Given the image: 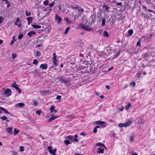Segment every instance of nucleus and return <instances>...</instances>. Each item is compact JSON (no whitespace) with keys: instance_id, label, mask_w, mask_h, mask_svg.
Returning <instances> with one entry per match:
<instances>
[{"instance_id":"f257e3e1","label":"nucleus","mask_w":155,"mask_h":155,"mask_svg":"<svg viewBox=\"0 0 155 155\" xmlns=\"http://www.w3.org/2000/svg\"><path fill=\"white\" fill-rule=\"evenodd\" d=\"M79 27L82 29H84L86 31H91L92 30L91 27L89 26L88 25H85L81 23L80 24Z\"/></svg>"},{"instance_id":"f03ea898","label":"nucleus","mask_w":155,"mask_h":155,"mask_svg":"<svg viewBox=\"0 0 155 155\" xmlns=\"http://www.w3.org/2000/svg\"><path fill=\"white\" fill-rule=\"evenodd\" d=\"M53 56L52 58V62L54 65V67H56L58 64L57 62H58V61L56 59V55L55 53H53Z\"/></svg>"},{"instance_id":"7ed1b4c3","label":"nucleus","mask_w":155,"mask_h":155,"mask_svg":"<svg viewBox=\"0 0 155 155\" xmlns=\"http://www.w3.org/2000/svg\"><path fill=\"white\" fill-rule=\"evenodd\" d=\"M17 84H16L15 81H14L13 83L12 84V86L15 88L18 91V93H21V90L17 87Z\"/></svg>"},{"instance_id":"20e7f679","label":"nucleus","mask_w":155,"mask_h":155,"mask_svg":"<svg viewBox=\"0 0 155 155\" xmlns=\"http://www.w3.org/2000/svg\"><path fill=\"white\" fill-rule=\"evenodd\" d=\"M96 123L97 124L102 125V127H106V122L103 121H97L96 122Z\"/></svg>"},{"instance_id":"39448f33","label":"nucleus","mask_w":155,"mask_h":155,"mask_svg":"<svg viewBox=\"0 0 155 155\" xmlns=\"http://www.w3.org/2000/svg\"><path fill=\"white\" fill-rule=\"evenodd\" d=\"M4 94L8 96H9L11 94V91L8 88L6 89L4 93Z\"/></svg>"},{"instance_id":"423d86ee","label":"nucleus","mask_w":155,"mask_h":155,"mask_svg":"<svg viewBox=\"0 0 155 155\" xmlns=\"http://www.w3.org/2000/svg\"><path fill=\"white\" fill-rule=\"evenodd\" d=\"M55 19L58 24H60L62 20L61 18L57 14L56 15Z\"/></svg>"},{"instance_id":"0eeeda50","label":"nucleus","mask_w":155,"mask_h":155,"mask_svg":"<svg viewBox=\"0 0 155 155\" xmlns=\"http://www.w3.org/2000/svg\"><path fill=\"white\" fill-rule=\"evenodd\" d=\"M61 82L64 84L66 85H68L69 84L70 81L65 79L61 80Z\"/></svg>"},{"instance_id":"6e6552de","label":"nucleus","mask_w":155,"mask_h":155,"mask_svg":"<svg viewBox=\"0 0 155 155\" xmlns=\"http://www.w3.org/2000/svg\"><path fill=\"white\" fill-rule=\"evenodd\" d=\"M50 92L49 90H41L40 91V92L41 93V94L42 95H47L48 93H49Z\"/></svg>"},{"instance_id":"1a4fd4ad","label":"nucleus","mask_w":155,"mask_h":155,"mask_svg":"<svg viewBox=\"0 0 155 155\" xmlns=\"http://www.w3.org/2000/svg\"><path fill=\"white\" fill-rule=\"evenodd\" d=\"M25 106V104L22 103L17 104L15 107L17 108H21Z\"/></svg>"},{"instance_id":"9d476101","label":"nucleus","mask_w":155,"mask_h":155,"mask_svg":"<svg viewBox=\"0 0 155 155\" xmlns=\"http://www.w3.org/2000/svg\"><path fill=\"white\" fill-rule=\"evenodd\" d=\"M48 67V65L47 64H41L40 66V68L42 69L46 70L47 69Z\"/></svg>"},{"instance_id":"9b49d317","label":"nucleus","mask_w":155,"mask_h":155,"mask_svg":"<svg viewBox=\"0 0 155 155\" xmlns=\"http://www.w3.org/2000/svg\"><path fill=\"white\" fill-rule=\"evenodd\" d=\"M58 117L57 116H55L54 115V114H52L51 115V117L48 120L49 121H50L51 120H53L55 119L58 118Z\"/></svg>"},{"instance_id":"f8f14e48","label":"nucleus","mask_w":155,"mask_h":155,"mask_svg":"<svg viewBox=\"0 0 155 155\" xmlns=\"http://www.w3.org/2000/svg\"><path fill=\"white\" fill-rule=\"evenodd\" d=\"M104 149L99 147L97 148V152L99 154L100 153H104Z\"/></svg>"},{"instance_id":"ddd939ff","label":"nucleus","mask_w":155,"mask_h":155,"mask_svg":"<svg viewBox=\"0 0 155 155\" xmlns=\"http://www.w3.org/2000/svg\"><path fill=\"white\" fill-rule=\"evenodd\" d=\"M0 109L3 111L4 112H5L8 114H9L11 115H12L11 113L9 112L6 109H4V108L0 107Z\"/></svg>"},{"instance_id":"4468645a","label":"nucleus","mask_w":155,"mask_h":155,"mask_svg":"<svg viewBox=\"0 0 155 155\" xmlns=\"http://www.w3.org/2000/svg\"><path fill=\"white\" fill-rule=\"evenodd\" d=\"M132 123L131 120H129L127 121L126 123H125V127H128L130 126Z\"/></svg>"},{"instance_id":"2eb2a0df","label":"nucleus","mask_w":155,"mask_h":155,"mask_svg":"<svg viewBox=\"0 0 155 155\" xmlns=\"http://www.w3.org/2000/svg\"><path fill=\"white\" fill-rule=\"evenodd\" d=\"M36 33L35 31H31L28 34V35L30 37H31L32 35H34L36 34Z\"/></svg>"},{"instance_id":"dca6fc26","label":"nucleus","mask_w":155,"mask_h":155,"mask_svg":"<svg viewBox=\"0 0 155 155\" xmlns=\"http://www.w3.org/2000/svg\"><path fill=\"white\" fill-rule=\"evenodd\" d=\"M0 118L3 120H6L7 122L10 121L7 119V118L5 116H4L2 117H0Z\"/></svg>"},{"instance_id":"f3484780","label":"nucleus","mask_w":155,"mask_h":155,"mask_svg":"<svg viewBox=\"0 0 155 155\" xmlns=\"http://www.w3.org/2000/svg\"><path fill=\"white\" fill-rule=\"evenodd\" d=\"M6 130L7 132L9 134H12L13 132V131L12 130V128L11 127L7 128Z\"/></svg>"},{"instance_id":"a211bd4d","label":"nucleus","mask_w":155,"mask_h":155,"mask_svg":"<svg viewBox=\"0 0 155 155\" xmlns=\"http://www.w3.org/2000/svg\"><path fill=\"white\" fill-rule=\"evenodd\" d=\"M33 18L31 17H29L27 18V20L28 22V25L30 24V22H31Z\"/></svg>"},{"instance_id":"6ab92c4d","label":"nucleus","mask_w":155,"mask_h":155,"mask_svg":"<svg viewBox=\"0 0 155 155\" xmlns=\"http://www.w3.org/2000/svg\"><path fill=\"white\" fill-rule=\"evenodd\" d=\"M31 26L33 27L34 28L39 29L41 28V26L38 25H36L34 24L31 25Z\"/></svg>"},{"instance_id":"aec40b11","label":"nucleus","mask_w":155,"mask_h":155,"mask_svg":"<svg viewBox=\"0 0 155 155\" xmlns=\"http://www.w3.org/2000/svg\"><path fill=\"white\" fill-rule=\"evenodd\" d=\"M103 36L104 37H108V32L106 31H104L103 32Z\"/></svg>"},{"instance_id":"412c9836","label":"nucleus","mask_w":155,"mask_h":155,"mask_svg":"<svg viewBox=\"0 0 155 155\" xmlns=\"http://www.w3.org/2000/svg\"><path fill=\"white\" fill-rule=\"evenodd\" d=\"M120 49H119L118 51V52L115 54H114V58H116L117 57H118L119 55L120 54Z\"/></svg>"},{"instance_id":"4be33fe9","label":"nucleus","mask_w":155,"mask_h":155,"mask_svg":"<svg viewBox=\"0 0 155 155\" xmlns=\"http://www.w3.org/2000/svg\"><path fill=\"white\" fill-rule=\"evenodd\" d=\"M96 145L97 146H103L106 149V147L104 146V145L103 144L101 143L98 142L97 143Z\"/></svg>"},{"instance_id":"5701e85b","label":"nucleus","mask_w":155,"mask_h":155,"mask_svg":"<svg viewBox=\"0 0 155 155\" xmlns=\"http://www.w3.org/2000/svg\"><path fill=\"white\" fill-rule=\"evenodd\" d=\"M127 32L129 34L130 36L132 35L133 33V29H131L128 31Z\"/></svg>"},{"instance_id":"b1692460","label":"nucleus","mask_w":155,"mask_h":155,"mask_svg":"<svg viewBox=\"0 0 155 155\" xmlns=\"http://www.w3.org/2000/svg\"><path fill=\"white\" fill-rule=\"evenodd\" d=\"M105 18H103L102 20V23H101V25H104L105 24Z\"/></svg>"},{"instance_id":"393cba45","label":"nucleus","mask_w":155,"mask_h":155,"mask_svg":"<svg viewBox=\"0 0 155 155\" xmlns=\"http://www.w3.org/2000/svg\"><path fill=\"white\" fill-rule=\"evenodd\" d=\"M100 127V126H97L95 127L94 129V130H93V132L94 133H96L97 132V128H98Z\"/></svg>"},{"instance_id":"a878e982","label":"nucleus","mask_w":155,"mask_h":155,"mask_svg":"<svg viewBox=\"0 0 155 155\" xmlns=\"http://www.w3.org/2000/svg\"><path fill=\"white\" fill-rule=\"evenodd\" d=\"M131 104L130 103H128L127 106H126L125 108L126 110H128L129 109L130 107H131Z\"/></svg>"},{"instance_id":"bb28decb","label":"nucleus","mask_w":155,"mask_h":155,"mask_svg":"<svg viewBox=\"0 0 155 155\" xmlns=\"http://www.w3.org/2000/svg\"><path fill=\"white\" fill-rule=\"evenodd\" d=\"M99 54L100 55H102V56H104V55H105L107 54V53H105L103 51H101V52H100V53H99Z\"/></svg>"},{"instance_id":"cd10ccee","label":"nucleus","mask_w":155,"mask_h":155,"mask_svg":"<svg viewBox=\"0 0 155 155\" xmlns=\"http://www.w3.org/2000/svg\"><path fill=\"white\" fill-rule=\"evenodd\" d=\"M150 54L149 52H146L143 55L144 57H148L149 56Z\"/></svg>"},{"instance_id":"c85d7f7f","label":"nucleus","mask_w":155,"mask_h":155,"mask_svg":"<svg viewBox=\"0 0 155 155\" xmlns=\"http://www.w3.org/2000/svg\"><path fill=\"white\" fill-rule=\"evenodd\" d=\"M54 107L53 106H51L50 108V109L51 110L50 112L51 113H52L53 111L54 110Z\"/></svg>"},{"instance_id":"c756f323","label":"nucleus","mask_w":155,"mask_h":155,"mask_svg":"<svg viewBox=\"0 0 155 155\" xmlns=\"http://www.w3.org/2000/svg\"><path fill=\"white\" fill-rule=\"evenodd\" d=\"M67 138L71 140H73L74 138L72 136H68L67 137Z\"/></svg>"},{"instance_id":"7c9ffc66","label":"nucleus","mask_w":155,"mask_h":155,"mask_svg":"<svg viewBox=\"0 0 155 155\" xmlns=\"http://www.w3.org/2000/svg\"><path fill=\"white\" fill-rule=\"evenodd\" d=\"M119 126L120 127H125V123H120L119 124Z\"/></svg>"},{"instance_id":"2f4dec72","label":"nucleus","mask_w":155,"mask_h":155,"mask_svg":"<svg viewBox=\"0 0 155 155\" xmlns=\"http://www.w3.org/2000/svg\"><path fill=\"white\" fill-rule=\"evenodd\" d=\"M12 39H13L12 40L11 43V45H12L14 42V41H15V36H13L12 37Z\"/></svg>"},{"instance_id":"473e14b6","label":"nucleus","mask_w":155,"mask_h":155,"mask_svg":"<svg viewBox=\"0 0 155 155\" xmlns=\"http://www.w3.org/2000/svg\"><path fill=\"white\" fill-rule=\"evenodd\" d=\"M38 63V61H37V60L36 59H35L34 60V61L33 62V64L35 65H37Z\"/></svg>"},{"instance_id":"72a5a7b5","label":"nucleus","mask_w":155,"mask_h":155,"mask_svg":"<svg viewBox=\"0 0 155 155\" xmlns=\"http://www.w3.org/2000/svg\"><path fill=\"white\" fill-rule=\"evenodd\" d=\"M111 50L110 49H107V54L106 55L110 54H111Z\"/></svg>"},{"instance_id":"f704fd0d","label":"nucleus","mask_w":155,"mask_h":155,"mask_svg":"<svg viewBox=\"0 0 155 155\" xmlns=\"http://www.w3.org/2000/svg\"><path fill=\"white\" fill-rule=\"evenodd\" d=\"M70 29V27H68L66 28L65 30V32L64 34H66L68 33V31Z\"/></svg>"},{"instance_id":"c9c22d12","label":"nucleus","mask_w":155,"mask_h":155,"mask_svg":"<svg viewBox=\"0 0 155 155\" xmlns=\"http://www.w3.org/2000/svg\"><path fill=\"white\" fill-rule=\"evenodd\" d=\"M64 143L65 144L68 145L70 143V141L68 140H65L64 141Z\"/></svg>"},{"instance_id":"e433bc0d","label":"nucleus","mask_w":155,"mask_h":155,"mask_svg":"<svg viewBox=\"0 0 155 155\" xmlns=\"http://www.w3.org/2000/svg\"><path fill=\"white\" fill-rule=\"evenodd\" d=\"M49 1L48 0H46L43 3L45 6H47L48 5Z\"/></svg>"},{"instance_id":"4c0bfd02","label":"nucleus","mask_w":155,"mask_h":155,"mask_svg":"<svg viewBox=\"0 0 155 155\" xmlns=\"http://www.w3.org/2000/svg\"><path fill=\"white\" fill-rule=\"evenodd\" d=\"M64 20L68 23H70L71 22V21L67 18H65Z\"/></svg>"},{"instance_id":"58836bf2","label":"nucleus","mask_w":155,"mask_h":155,"mask_svg":"<svg viewBox=\"0 0 155 155\" xmlns=\"http://www.w3.org/2000/svg\"><path fill=\"white\" fill-rule=\"evenodd\" d=\"M25 13L27 16H29L31 15V12H28L27 11H25Z\"/></svg>"},{"instance_id":"ea45409f","label":"nucleus","mask_w":155,"mask_h":155,"mask_svg":"<svg viewBox=\"0 0 155 155\" xmlns=\"http://www.w3.org/2000/svg\"><path fill=\"white\" fill-rule=\"evenodd\" d=\"M23 37V35L22 34H20L18 37V38L19 39H21Z\"/></svg>"},{"instance_id":"a19ab883","label":"nucleus","mask_w":155,"mask_h":155,"mask_svg":"<svg viewBox=\"0 0 155 155\" xmlns=\"http://www.w3.org/2000/svg\"><path fill=\"white\" fill-rule=\"evenodd\" d=\"M14 135H16V134H18L19 132V130H16V129L15 128L14 130Z\"/></svg>"},{"instance_id":"79ce46f5","label":"nucleus","mask_w":155,"mask_h":155,"mask_svg":"<svg viewBox=\"0 0 155 155\" xmlns=\"http://www.w3.org/2000/svg\"><path fill=\"white\" fill-rule=\"evenodd\" d=\"M4 18L2 16H0V22L2 23L3 21Z\"/></svg>"},{"instance_id":"37998d69","label":"nucleus","mask_w":155,"mask_h":155,"mask_svg":"<svg viewBox=\"0 0 155 155\" xmlns=\"http://www.w3.org/2000/svg\"><path fill=\"white\" fill-rule=\"evenodd\" d=\"M61 96L57 95L56 98V99L60 100L61 99Z\"/></svg>"},{"instance_id":"c03bdc74","label":"nucleus","mask_w":155,"mask_h":155,"mask_svg":"<svg viewBox=\"0 0 155 155\" xmlns=\"http://www.w3.org/2000/svg\"><path fill=\"white\" fill-rule=\"evenodd\" d=\"M12 58L13 59H14L15 58L16 55V54L12 53Z\"/></svg>"},{"instance_id":"a18cd8bd","label":"nucleus","mask_w":155,"mask_h":155,"mask_svg":"<svg viewBox=\"0 0 155 155\" xmlns=\"http://www.w3.org/2000/svg\"><path fill=\"white\" fill-rule=\"evenodd\" d=\"M36 55L38 56H40L41 55V53L40 51H36Z\"/></svg>"},{"instance_id":"49530a36","label":"nucleus","mask_w":155,"mask_h":155,"mask_svg":"<svg viewBox=\"0 0 155 155\" xmlns=\"http://www.w3.org/2000/svg\"><path fill=\"white\" fill-rule=\"evenodd\" d=\"M41 113V110H37L36 111V113L38 114V115H40Z\"/></svg>"},{"instance_id":"de8ad7c7","label":"nucleus","mask_w":155,"mask_h":155,"mask_svg":"<svg viewBox=\"0 0 155 155\" xmlns=\"http://www.w3.org/2000/svg\"><path fill=\"white\" fill-rule=\"evenodd\" d=\"M130 85L131 86H133L134 87H135L136 85V84L134 82H132L130 83Z\"/></svg>"},{"instance_id":"09e8293b","label":"nucleus","mask_w":155,"mask_h":155,"mask_svg":"<svg viewBox=\"0 0 155 155\" xmlns=\"http://www.w3.org/2000/svg\"><path fill=\"white\" fill-rule=\"evenodd\" d=\"M33 104L34 105L37 106L38 105V103L36 101H34L33 102Z\"/></svg>"},{"instance_id":"8fccbe9b","label":"nucleus","mask_w":155,"mask_h":155,"mask_svg":"<svg viewBox=\"0 0 155 155\" xmlns=\"http://www.w3.org/2000/svg\"><path fill=\"white\" fill-rule=\"evenodd\" d=\"M104 8L105 10H107L109 9V8L107 5H104Z\"/></svg>"},{"instance_id":"3c124183","label":"nucleus","mask_w":155,"mask_h":155,"mask_svg":"<svg viewBox=\"0 0 155 155\" xmlns=\"http://www.w3.org/2000/svg\"><path fill=\"white\" fill-rule=\"evenodd\" d=\"M20 150L21 151H24V147L23 146H21L20 147Z\"/></svg>"},{"instance_id":"603ef678","label":"nucleus","mask_w":155,"mask_h":155,"mask_svg":"<svg viewBox=\"0 0 155 155\" xmlns=\"http://www.w3.org/2000/svg\"><path fill=\"white\" fill-rule=\"evenodd\" d=\"M141 40H140L138 41L137 42V46H140V42Z\"/></svg>"},{"instance_id":"864d4df0","label":"nucleus","mask_w":155,"mask_h":155,"mask_svg":"<svg viewBox=\"0 0 155 155\" xmlns=\"http://www.w3.org/2000/svg\"><path fill=\"white\" fill-rule=\"evenodd\" d=\"M54 2H52L49 5L50 7H52L54 5Z\"/></svg>"},{"instance_id":"5fc2aeb1","label":"nucleus","mask_w":155,"mask_h":155,"mask_svg":"<svg viewBox=\"0 0 155 155\" xmlns=\"http://www.w3.org/2000/svg\"><path fill=\"white\" fill-rule=\"evenodd\" d=\"M130 140L131 142H133L134 140V139L133 138V137L132 136H131L130 138Z\"/></svg>"},{"instance_id":"6e6d98bb","label":"nucleus","mask_w":155,"mask_h":155,"mask_svg":"<svg viewBox=\"0 0 155 155\" xmlns=\"http://www.w3.org/2000/svg\"><path fill=\"white\" fill-rule=\"evenodd\" d=\"M19 21V19L18 18H17L16 20V21L15 22V25H17V23Z\"/></svg>"},{"instance_id":"4d7b16f0","label":"nucleus","mask_w":155,"mask_h":155,"mask_svg":"<svg viewBox=\"0 0 155 155\" xmlns=\"http://www.w3.org/2000/svg\"><path fill=\"white\" fill-rule=\"evenodd\" d=\"M79 11L81 13L83 12H84V10L83 8H81L79 10Z\"/></svg>"},{"instance_id":"13d9d810","label":"nucleus","mask_w":155,"mask_h":155,"mask_svg":"<svg viewBox=\"0 0 155 155\" xmlns=\"http://www.w3.org/2000/svg\"><path fill=\"white\" fill-rule=\"evenodd\" d=\"M141 75V74L140 73H138L137 74V77H138L139 78L140 77Z\"/></svg>"},{"instance_id":"bf43d9fd","label":"nucleus","mask_w":155,"mask_h":155,"mask_svg":"<svg viewBox=\"0 0 155 155\" xmlns=\"http://www.w3.org/2000/svg\"><path fill=\"white\" fill-rule=\"evenodd\" d=\"M122 3L121 2L117 3V5H120L122 6Z\"/></svg>"},{"instance_id":"052dcab7","label":"nucleus","mask_w":155,"mask_h":155,"mask_svg":"<svg viewBox=\"0 0 155 155\" xmlns=\"http://www.w3.org/2000/svg\"><path fill=\"white\" fill-rule=\"evenodd\" d=\"M81 135H83V136H85L86 135V134L84 133H81L80 134Z\"/></svg>"},{"instance_id":"680f3d73","label":"nucleus","mask_w":155,"mask_h":155,"mask_svg":"<svg viewBox=\"0 0 155 155\" xmlns=\"http://www.w3.org/2000/svg\"><path fill=\"white\" fill-rule=\"evenodd\" d=\"M49 152L52 154V153H54L52 150H50L49 151Z\"/></svg>"},{"instance_id":"e2e57ef3","label":"nucleus","mask_w":155,"mask_h":155,"mask_svg":"<svg viewBox=\"0 0 155 155\" xmlns=\"http://www.w3.org/2000/svg\"><path fill=\"white\" fill-rule=\"evenodd\" d=\"M113 68V67H111L110 68H109L108 70V71H109L111 70H112Z\"/></svg>"},{"instance_id":"0e129e2a","label":"nucleus","mask_w":155,"mask_h":155,"mask_svg":"<svg viewBox=\"0 0 155 155\" xmlns=\"http://www.w3.org/2000/svg\"><path fill=\"white\" fill-rule=\"evenodd\" d=\"M71 8L73 9H76V8H77V9H78V7H77V6H76L75 7H73V6H71Z\"/></svg>"},{"instance_id":"69168bd1","label":"nucleus","mask_w":155,"mask_h":155,"mask_svg":"<svg viewBox=\"0 0 155 155\" xmlns=\"http://www.w3.org/2000/svg\"><path fill=\"white\" fill-rule=\"evenodd\" d=\"M73 140H74V141L77 142H78V139L75 138H73Z\"/></svg>"},{"instance_id":"338daca9","label":"nucleus","mask_w":155,"mask_h":155,"mask_svg":"<svg viewBox=\"0 0 155 155\" xmlns=\"http://www.w3.org/2000/svg\"><path fill=\"white\" fill-rule=\"evenodd\" d=\"M48 150H49V151L50 150H52V148L51 147V146H49L48 147Z\"/></svg>"},{"instance_id":"774afa93","label":"nucleus","mask_w":155,"mask_h":155,"mask_svg":"<svg viewBox=\"0 0 155 155\" xmlns=\"http://www.w3.org/2000/svg\"><path fill=\"white\" fill-rule=\"evenodd\" d=\"M106 87L107 89L108 90L110 89V87H109V86H108V85H106Z\"/></svg>"}]
</instances>
